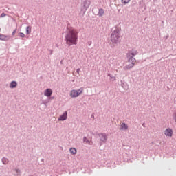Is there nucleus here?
I'll return each mask as SVG.
<instances>
[{"mask_svg":"<svg viewBox=\"0 0 176 176\" xmlns=\"http://www.w3.org/2000/svg\"><path fill=\"white\" fill-rule=\"evenodd\" d=\"M79 32L74 28H67V32L65 36L66 43L68 46H72V45H76L78 43V35Z\"/></svg>","mask_w":176,"mask_h":176,"instance_id":"f257e3e1","label":"nucleus"},{"mask_svg":"<svg viewBox=\"0 0 176 176\" xmlns=\"http://www.w3.org/2000/svg\"><path fill=\"white\" fill-rule=\"evenodd\" d=\"M134 56H137V51L135 52H129L127 54V58H128V64L124 67L125 71L129 69H131V68L134 67L135 63L137 60L134 58Z\"/></svg>","mask_w":176,"mask_h":176,"instance_id":"f03ea898","label":"nucleus"},{"mask_svg":"<svg viewBox=\"0 0 176 176\" xmlns=\"http://www.w3.org/2000/svg\"><path fill=\"white\" fill-rule=\"evenodd\" d=\"M111 41L113 45L119 43V30H116L113 32L111 36Z\"/></svg>","mask_w":176,"mask_h":176,"instance_id":"7ed1b4c3","label":"nucleus"},{"mask_svg":"<svg viewBox=\"0 0 176 176\" xmlns=\"http://www.w3.org/2000/svg\"><path fill=\"white\" fill-rule=\"evenodd\" d=\"M82 93H83L82 87H80L78 90L73 89L70 91V96L72 98H75L76 97H79Z\"/></svg>","mask_w":176,"mask_h":176,"instance_id":"20e7f679","label":"nucleus"},{"mask_svg":"<svg viewBox=\"0 0 176 176\" xmlns=\"http://www.w3.org/2000/svg\"><path fill=\"white\" fill-rule=\"evenodd\" d=\"M164 135L166 137H173V129L168 128L164 131Z\"/></svg>","mask_w":176,"mask_h":176,"instance_id":"39448f33","label":"nucleus"},{"mask_svg":"<svg viewBox=\"0 0 176 176\" xmlns=\"http://www.w3.org/2000/svg\"><path fill=\"white\" fill-rule=\"evenodd\" d=\"M52 94H53L52 89L48 88L44 91V96H45V97H50Z\"/></svg>","mask_w":176,"mask_h":176,"instance_id":"423d86ee","label":"nucleus"},{"mask_svg":"<svg viewBox=\"0 0 176 176\" xmlns=\"http://www.w3.org/2000/svg\"><path fill=\"white\" fill-rule=\"evenodd\" d=\"M67 113L65 111L63 113L62 116H60L58 118L59 121H63V120H67Z\"/></svg>","mask_w":176,"mask_h":176,"instance_id":"0eeeda50","label":"nucleus"},{"mask_svg":"<svg viewBox=\"0 0 176 176\" xmlns=\"http://www.w3.org/2000/svg\"><path fill=\"white\" fill-rule=\"evenodd\" d=\"M9 39H10V37L9 36L0 34V41H9Z\"/></svg>","mask_w":176,"mask_h":176,"instance_id":"6e6552de","label":"nucleus"},{"mask_svg":"<svg viewBox=\"0 0 176 176\" xmlns=\"http://www.w3.org/2000/svg\"><path fill=\"white\" fill-rule=\"evenodd\" d=\"M99 137L100 138V140L102 141V142H105V141H107V135L104 133L100 134Z\"/></svg>","mask_w":176,"mask_h":176,"instance_id":"1a4fd4ad","label":"nucleus"},{"mask_svg":"<svg viewBox=\"0 0 176 176\" xmlns=\"http://www.w3.org/2000/svg\"><path fill=\"white\" fill-rule=\"evenodd\" d=\"M17 87V82L12 81L10 83V87H11V89H14V87Z\"/></svg>","mask_w":176,"mask_h":176,"instance_id":"9d476101","label":"nucleus"},{"mask_svg":"<svg viewBox=\"0 0 176 176\" xmlns=\"http://www.w3.org/2000/svg\"><path fill=\"white\" fill-rule=\"evenodd\" d=\"M121 130H127V129H129V126H127V124H126V123H122L121 124Z\"/></svg>","mask_w":176,"mask_h":176,"instance_id":"9b49d317","label":"nucleus"},{"mask_svg":"<svg viewBox=\"0 0 176 176\" xmlns=\"http://www.w3.org/2000/svg\"><path fill=\"white\" fill-rule=\"evenodd\" d=\"M104 13H105V11L104 10V9L102 8L99 9L98 16H100L101 17L102 16H104Z\"/></svg>","mask_w":176,"mask_h":176,"instance_id":"f8f14e48","label":"nucleus"},{"mask_svg":"<svg viewBox=\"0 0 176 176\" xmlns=\"http://www.w3.org/2000/svg\"><path fill=\"white\" fill-rule=\"evenodd\" d=\"M83 141H84L86 144H88V145H91V144H93V142L89 141V139H87V138H83Z\"/></svg>","mask_w":176,"mask_h":176,"instance_id":"ddd939ff","label":"nucleus"},{"mask_svg":"<svg viewBox=\"0 0 176 176\" xmlns=\"http://www.w3.org/2000/svg\"><path fill=\"white\" fill-rule=\"evenodd\" d=\"M69 151H70V153H71L72 155H76L77 151L76 150L75 148H71Z\"/></svg>","mask_w":176,"mask_h":176,"instance_id":"4468645a","label":"nucleus"},{"mask_svg":"<svg viewBox=\"0 0 176 176\" xmlns=\"http://www.w3.org/2000/svg\"><path fill=\"white\" fill-rule=\"evenodd\" d=\"M130 1L131 0H121L122 3H123L124 5H127V3L130 2Z\"/></svg>","mask_w":176,"mask_h":176,"instance_id":"2eb2a0df","label":"nucleus"},{"mask_svg":"<svg viewBox=\"0 0 176 176\" xmlns=\"http://www.w3.org/2000/svg\"><path fill=\"white\" fill-rule=\"evenodd\" d=\"M26 34H31V27L28 26L26 28Z\"/></svg>","mask_w":176,"mask_h":176,"instance_id":"dca6fc26","label":"nucleus"},{"mask_svg":"<svg viewBox=\"0 0 176 176\" xmlns=\"http://www.w3.org/2000/svg\"><path fill=\"white\" fill-rule=\"evenodd\" d=\"M2 162L3 164H8V163H9V160L6 158H3Z\"/></svg>","mask_w":176,"mask_h":176,"instance_id":"f3484780","label":"nucleus"},{"mask_svg":"<svg viewBox=\"0 0 176 176\" xmlns=\"http://www.w3.org/2000/svg\"><path fill=\"white\" fill-rule=\"evenodd\" d=\"M19 36H21V38H25V34H24V33H23V32H20L19 33Z\"/></svg>","mask_w":176,"mask_h":176,"instance_id":"a211bd4d","label":"nucleus"},{"mask_svg":"<svg viewBox=\"0 0 176 176\" xmlns=\"http://www.w3.org/2000/svg\"><path fill=\"white\" fill-rule=\"evenodd\" d=\"M84 6H85V8H89V6H90V4L87 3V1H85V4H84Z\"/></svg>","mask_w":176,"mask_h":176,"instance_id":"6ab92c4d","label":"nucleus"},{"mask_svg":"<svg viewBox=\"0 0 176 176\" xmlns=\"http://www.w3.org/2000/svg\"><path fill=\"white\" fill-rule=\"evenodd\" d=\"M16 31H17V30L15 29V30L12 32V36L16 35Z\"/></svg>","mask_w":176,"mask_h":176,"instance_id":"aec40b11","label":"nucleus"},{"mask_svg":"<svg viewBox=\"0 0 176 176\" xmlns=\"http://www.w3.org/2000/svg\"><path fill=\"white\" fill-rule=\"evenodd\" d=\"M6 16V14L3 12L1 14V17H5Z\"/></svg>","mask_w":176,"mask_h":176,"instance_id":"412c9836","label":"nucleus"},{"mask_svg":"<svg viewBox=\"0 0 176 176\" xmlns=\"http://www.w3.org/2000/svg\"><path fill=\"white\" fill-rule=\"evenodd\" d=\"M77 72H78V74H79V69H77Z\"/></svg>","mask_w":176,"mask_h":176,"instance_id":"4be33fe9","label":"nucleus"},{"mask_svg":"<svg viewBox=\"0 0 176 176\" xmlns=\"http://www.w3.org/2000/svg\"><path fill=\"white\" fill-rule=\"evenodd\" d=\"M16 173H19V170H16Z\"/></svg>","mask_w":176,"mask_h":176,"instance_id":"5701e85b","label":"nucleus"},{"mask_svg":"<svg viewBox=\"0 0 176 176\" xmlns=\"http://www.w3.org/2000/svg\"><path fill=\"white\" fill-rule=\"evenodd\" d=\"M0 31H1V28H0Z\"/></svg>","mask_w":176,"mask_h":176,"instance_id":"b1692460","label":"nucleus"}]
</instances>
